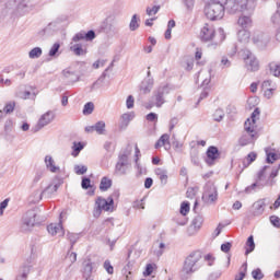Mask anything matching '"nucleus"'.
Wrapping results in <instances>:
<instances>
[{"instance_id":"obj_1","label":"nucleus","mask_w":280,"mask_h":280,"mask_svg":"<svg viewBox=\"0 0 280 280\" xmlns=\"http://www.w3.org/2000/svg\"><path fill=\"white\" fill-rule=\"evenodd\" d=\"M200 259H202V252L200 250L191 252L183 262V267L179 270V279L180 280L191 279V275L200 270V265H199Z\"/></svg>"},{"instance_id":"obj_2","label":"nucleus","mask_w":280,"mask_h":280,"mask_svg":"<svg viewBox=\"0 0 280 280\" xmlns=\"http://www.w3.org/2000/svg\"><path fill=\"white\" fill-rule=\"evenodd\" d=\"M96 36L97 35L93 30H90L88 32L81 31L77 33L72 37V43L70 44V51H73L74 56H86L88 54L86 45L80 43V40H85L86 43H91L92 40H95Z\"/></svg>"},{"instance_id":"obj_3","label":"nucleus","mask_w":280,"mask_h":280,"mask_svg":"<svg viewBox=\"0 0 280 280\" xmlns=\"http://www.w3.org/2000/svg\"><path fill=\"white\" fill-rule=\"evenodd\" d=\"M172 92V86L170 84L158 86L152 94V103L147 106V108H152V106H156V108H161L163 104H165V95H170Z\"/></svg>"},{"instance_id":"obj_4","label":"nucleus","mask_w":280,"mask_h":280,"mask_svg":"<svg viewBox=\"0 0 280 280\" xmlns=\"http://www.w3.org/2000/svg\"><path fill=\"white\" fill-rule=\"evenodd\" d=\"M224 12H226L225 4L208 3L205 7V14L209 21H220L224 19Z\"/></svg>"},{"instance_id":"obj_5","label":"nucleus","mask_w":280,"mask_h":280,"mask_svg":"<svg viewBox=\"0 0 280 280\" xmlns=\"http://www.w3.org/2000/svg\"><path fill=\"white\" fill-rule=\"evenodd\" d=\"M224 5L228 14H237L253 8L248 0H226Z\"/></svg>"},{"instance_id":"obj_6","label":"nucleus","mask_w":280,"mask_h":280,"mask_svg":"<svg viewBox=\"0 0 280 280\" xmlns=\"http://www.w3.org/2000/svg\"><path fill=\"white\" fill-rule=\"evenodd\" d=\"M201 200L206 205H215L218 202V187H215V184L208 182L205 185Z\"/></svg>"},{"instance_id":"obj_7","label":"nucleus","mask_w":280,"mask_h":280,"mask_svg":"<svg viewBox=\"0 0 280 280\" xmlns=\"http://www.w3.org/2000/svg\"><path fill=\"white\" fill-rule=\"evenodd\" d=\"M95 203L96 208L94 209L93 215L94 218H100L102 211H110L115 207V199L113 197H108L107 199L97 197Z\"/></svg>"},{"instance_id":"obj_8","label":"nucleus","mask_w":280,"mask_h":280,"mask_svg":"<svg viewBox=\"0 0 280 280\" xmlns=\"http://www.w3.org/2000/svg\"><path fill=\"white\" fill-rule=\"evenodd\" d=\"M222 153L220 152V149L215 145H210L206 151V156L203 158V161L208 167H213L220 161V156Z\"/></svg>"},{"instance_id":"obj_9","label":"nucleus","mask_w":280,"mask_h":280,"mask_svg":"<svg viewBox=\"0 0 280 280\" xmlns=\"http://www.w3.org/2000/svg\"><path fill=\"white\" fill-rule=\"evenodd\" d=\"M36 211L35 210H28L25 215L22 219V232L27 233L28 231H32L36 224Z\"/></svg>"},{"instance_id":"obj_10","label":"nucleus","mask_w":280,"mask_h":280,"mask_svg":"<svg viewBox=\"0 0 280 280\" xmlns=\"http://www.w3.org/2000/svg\"><path fill=\"white\" fill-rule=\"evenodd\" d=\"M243 60L245 62V69L247 71H259V60H257V57L250 52V50L244 51Z\"/></svg>"},{"instance_id":"obj_11","label":"nucleus","mask_w":280,"mask_h":280,"mask_svg":"<svg viewBox=\"0 0 280 280\" xmlns=\"http://www.w3.org/2000/svg\"><path fill=\"white\" fill-rule=\"evenodd\" d=\"M65 185V178L60 175H56L52 179V184H49L40 194V198L45 196V194H48V196H51V194H56L60 187Z\"/></svg>"},{"instance_id":"obj_12","label":"nucleus","mask_w":280,"mask_h":280,"mask_svg":"<svg viewBox=\"0 0 280 280\" xmlns=\"http://www.w3.org/2000/svg\"><path fill=\"white\" fill-rule=\"evenodd\" d=\"M33 261H34V258L30 256L25 260V262L20 267L19 273L15 277V280H27V277H30V272H32Z\"/></svg>"},{"instance_id":"obj_13","label":"nucleus","mask_w":280,"mask_h":280,"mask_svg":"<svg viewBox=\"0 0 280 280\" xmlns=\"http://www.w3.org/2000/svg\"><path fill=\"white\" fill-rule=\"evenodd\" d=\"M215 38V28L212 25L205 24L200 31L201 43H211Z\"/></svg>"},{"instance_id":"obj_14","label":"nucleus","mask_w":280,"mask_h":280,"mask_svg":"<svg viewBox=\"0 0 280 280\" xmlns=\"http://www.w3.org/2000/svg\"><path fill=\"white\" fill-rule=\"evenodd\" d=\"M261 115L259 107H256L250 115V118H247L244 124L245 132H255V125L257 124L256 117Z\"/></svg>"},{"instance_id":"obj_15","label":"nucleus","mask_w":280,"mask_h":280,"mask_svg":"<svg viewBox=\"0 0 280 280\" xmlns=\"http://www.w3.org/2000/svg\"><path fill=\"white\" fill-rule=\"evenodd\" d=\"M54 119H56V113L48 110L43 114L37 121L36 131L42 130V128H45V126H49Z\"/></svg>"},{"instance_id":"obj_16","label":"nucleus","mask_w":280,"mask_h":280,"mask_svg":"<svg viewBox=\"0 0 280 280\" xmlns=\"http://www.w3.org/2000/svg\"><path fill=\"white\" fill-rule=\"evenodd\" d=\"M266 200L267 198L258 199L256 202L253 203V215L259 218V215H264V211H266Z\"/></svg>"},{"instance_id":"obj_17","label":"nucleus","mask_w":280,"mask_h":280,"mask_svg":"<svg viewBox=\"0 0 280 280\" xmlns=\"http://www.w3.org/2000/svg\"><path fill=\"white\" fill-rule=\"evenodd\" d=\"M256 139H257V130L254 129V132H248V135H243L238 139V145H241L242 148L246 145H250V143H255Z\"/></svg>"},{"instance_id":"obj_18","label":"nucleus","mask_w":280,"mask_h":280,"mask_svg":"<svg viewBox=\"0 0 280 280\" xmlns=\"http://www.w3.org/2000/svg\"><path fill=\"white\" fill-rule=\"evenodd\" d=\"M16 10L19 14H28V12H32L34 10V4L30 0H20Z\"/></svg>"},{"instance_id":"obj_19","label":"nucleus","mask_w":280,"mask_h":280,"mask_svg":"<svg viewBox=\"0 0 280 280\" xmlns=\"http://www.w3.org/2000/svg\"><path fill=\"white\" fill-rule=\"evenodd\" d=\"M238 25L244 28V33L246 38H250V33L246 32V30H248V27L253 26V20L250 19V16H246L243 15L238 19Z\"/></svg>"},{"instance_id":"obj_20","label":"nucleus","mask_w":280,"mask_h":280,"mask_svg":"<svg viewBox=\"0 0 280 280\" xmlns=\"http://www.w3.org/2000/svg\"><path fill=\"white\" fill-rule=\"evenodd\" d=\"M47 231L50 235H65V228L62 226V221H59V223H50L47 226Z\"/></svg>"},{"instance_id":"obj_21","label":"nucleus","mask_w":280,"mask_h":280,"mask_svg":"<svg viewBox=\"0 0 280 280\" xmlns=\"http://www.w3.org/2000/svg\"><path fill=\"white\" fill-rule=\"evenodd\" d=\"M95 265V262H93V260H91V258H86L83 261V279H91V275H93V266Z\"/></svg>"},{"instance_id":"obj_22","label":"nucleus","mask_w":280,"mask_h":280,"mask_svg":"<svg viewBox=\"0 0 280 280\" xmlns=\"http://www.w3.org/2000/svg\"><path fill=\"white\" fill-rule=\"evenodd\" d=\"M120 119H121V121L119 125V129L126 130V128H128V126L130 125V121H132L135 119V114H133V112L125 113L121 115Z\"/></svg>"},{"instance_id":"obj_23","label":"nucleus","mask_w":280,"mask_h":280,"mask_svg":"<svg viewBox=\"0 0 280 280\" xmlns=\"http://www.w3.org/2000/svg\"><path fill=\"white\" fill-rule=\"evenodd\" d=\"M280 10H277L271 16V23L276 28V40L280 43Z\"/></svg>"},{"instance_id":"obj_24","label":"nucleus","mask_w":280,"mask_h":280,"mask_svg":"<svg viewBox=\"0 0 280 280\" xmlns=\"http://www.w3.org/2000/svg\"><path fill=\"white\" fill-rule=\"evenodd\" d=\"M153 86H154L153 78L144 79L140 84V91H142L143 95H148V93L152 91Z\"/></svg>"},{"instance_id":"obj_25","label":"nucleus","mask_w":280,"mask_h":280,"mask_svg":"<svg viewBox=\"0 0 280 280\" xmlns=\"http://www.w3.org/2000/svg\"><path fill=\"white\" fill-rule=\"evenodd\" d=\"M63 21H67L65 18H57L55 21L50 22L44 30V34H51V32L58 30V25L60 23H63Z\"/></svg>"},{"instance_id":"obj_26","label":"nucleus","mask_w":280,"mask_h":280,"mask_svg":"<svg viewBox=\"0 0 280 280\" xmlns=\"http://www.w3.org/2000/svg\"><path fill=\"white\" fill-rule=\"evenodd\" d=\"M62 75L68 82H80V74H77L75 71H71L70 68L62 70Z\"/></svg>"},{"instance_id":"obj_27","label":"nucleus","mask_w":280,"mask_h":280,"mask_svg":"<svg viewBox=\"0 0 280 280\" xmlns=\"http://www.w3.org/2000/svg\"><path fill=\"white\" fill-rule=\"evenodd\" d=\"M81 187L82 189H90L88 196H95V187L91 184V177H82Z\"/></svg>"},{"instance_id":"obj_28","label":"nucleus","mask_w":280,"mask_h":280,"mask_svg":"<svg viewBox=\"0 0 280 280\" xmlns=\"http://www.w3.org/2000/svg\"><path fill=\"white\" fill-rule=\"evenodd\" d=\"M268 185H272V183H268V180L265 184H261L256 179V182L245 188V194H252L253 191H259L262 187H266Z\"/></svg>"},{"instance_id":"obj_29","label":"nucleus","mask_w":280,"mask_h":280,"mask_svg":"<svg viewBox=\"0 0 280 280\" xmlns=\"http://www.w3.org/2000/svg\"><path fill=\"white\" fill-rule=\"evenodd\" d=\"M108 71V68L105 69V71L100 75V78L91 85V91H95L97 89H102L104 86V81L106 80V77L108 75L106 72Z\"/></svg>"},{"instance_id":"obj_30","label":"nucleus","mask_w":280,"mask_h":280,"mask_svg":"<svg viewBox=\"0 0 280 280\" xmlns=\"http://www.w3.org/2000/svg\"><path fill=\"white\" fill-rule=\"evenodd\" d=\"M255 250V237L253 235H249L247 237V241L245 243V255H250Z\"/></svg>"},{"instance_id":"obj_31","label":"nucleus","mask_w":280,"mask_h":280,"mask_svg":"<svg viewBox=\"0 0 280 280\" xmlns=\"http://www.w3.org/2000/svg\"><path fill=\"white\" fill-rule=\"evenodd\" d=\"M110 187H113V179L108 178L107 176L102 177L100 183V190L108 191Z\"/></svg>"},{"instance_id":"obj_32","label":"nucleus","mask_w":280,"mask_h":280,"mask_svg":"<svg viewBox=\"0 0 280 280\" xmlns=\"http://www.w3.org/2000/svg\"><path fill=\"white\" fill-rule=\"evenodd\" d=\"M45 163H46L47 170H49L52 174H56V172H58V170H60V167H58L54 164V158H51V155L45 156Z\"/></svg>"},{"instance_id":"obj_33","label":"nucleus","mask_w":280,"mask_h":280,"mask_svg":"<svg viewBox=\"0 0 280 280\" xmlns=\"http://www.w3.org/2000/svg\"><path fill=\"white\" fill-rule=\"evenodd\" d=\"M14 108H16V102L15 101H9L4 104V107L2 109V113L5 117V115H12L14 113Z\"/></svg>"},{"instance_id":"obj_34","label":"nucleus","mask_w":280,"mask_h":280,"mask_svg":"<svg viewBox=\"0 0 280 280\" xmlns=\"http://www.w3.org/2000/svg\"><path fill=\"white\" fill-rule=\"evenodd\" d=\"M269 71L275 78H280V63L271 61L268 63Z\"/></svg>"},{"instance_id":"obj_35","label":"nucleus","mask_w":280,"mask_h":280,"mask_svg":"<svg viewBox=\"0 0 280 280\" xmlns=\"http://www.w3.org/2000/svg\"><path fill=\"white\" fill-rule=\"evenodd\" d=\"M205 222V218L200 214H197L192 221H191V225L194 226L195 231H200V229H202V224Z\"/></svg>"},{"instance_id":"obj_36","label":"nucleus","mask_w":280,"mask_h":280,"mask_svg":"<svg viewBox=\"0 0 280 280\" xmlns=\"http://www.w3.org/2000/svg\"><path fill=\"white\" fill-rule=\"evenodd\" d=\"M128 170L127 164H122L120 162H117L115 165V174H118V176H126Z\"/></svg>"},{"instance_id":"obj_37","label":"nucleus","mask_w":280,"mask_h":280,"mask_svg":"<svg viewBox=\"0 0 280 280\" xmlns=\"http://www.w3.org/2000/svg\"><path fill=\"white\" fill-rule=\"evenodd\" d=\"M155 174H156V176H159L162 185H167V170L156 168Z\"/></svg>"},{"instance_id":"obj_38","label":"nucleus","mask_w":280,"mask_h":280,"mask_svg":"<svg viewBox=\"0 0 280 280\" xmlns=\"http://www.w3.org/2000/svg\"><path fill=\"white\" fill-rule=\"evenodd\" d=\"M82 150H84V142L74 141L72 145V156H79Z\"/></svg>"},{"instance_id":"obj_39","label":"nucleus","mask_w":280,"mask_h":280,"mask_svg":"<svg viewBox=\"0 0 280 280\" xmlns=\"http://www.w3.org/2000/svg\"><path fill=\"white\" fill-rule=\"evenodd\" d=\"M42 56H43V48L40 47H35L31 49V51L28 52V58H31L32 60H36V58H40Z\"/></svg>"},{"instance_id":"obj_40","label":"nucleus","mask_w":280,"mask_h":280,"mask_svg":"<svg viewBox=\"0 0 280 280\" xmlns=\"http://www.w3.org/2000/svg\"><path fill=\"white\" fill-rule=\"evenodd\" d=\"M60 43H55L52 46H51V48H50V50H49V52H48V56L50 57V58H58V56H60Z\"/></svg>"},{"instance_id":"obj_41","label":"nucleus","mask_w":280,"mask_h":280,"mask_svg":"<svg viewBox=\"0 0 280 280\" xmlns=\"http://www.w3.org/2000/svg\"><path fill=\"white\" fill-rule=\"evenodd\" d=\"M100 30L104 34H110L113 32V24L108 23V19H106L101 23Z\"/></svg>"},{"instance_id":"obj_42","label":"nucleus","mask_w":280,"mask_h":280,"mask_svg":"<svg viewBox=\"0 0 280 280\" xmlns=\"http://www.w3.org/2000/svg\"><path fill=\"white\" fill-rule=\"evenodd\" d=\"M94 131L97 132L98 135H104V132H106V122L103 120H98L94 125Z\"/></svg>"},{"instance_id":"obj_43","label":"nucleus","mask_w":280,"mask_h":280,"mask_svg":"<svg viewBox=\"0 0 280 280\" xmlns=\"http://www.w3.org/2000/svg\"><path fill=\"white\" fill-rule=\"evenodd\" d=\"M67 237L70 242V250H73V246H75V243L80 240V234L68 232Z\"/></svg>"},{"instance_id":"obj_44","label":"nucleus","mask_w":280,"mask_h":280,"mask_svg":"<svg viewBox=\"0 0 280 280\" xmlns=\"http://www.w3.org/2000/svg\"><path fill=\"white\" fill-rule=\"evenodd\" d=\"M129 30L130 32H137V30H139V16L137 14L132 15L129 23Z\"/></svg>"},{"instance_id":"obj_45","label":"nucleus","mask_w":280,"mask_h":280,"mask_svg":"<svg viewBox=\"0 0 280 280\" xmlns=\"http://www.w3.org/2000/svg\"><path fill=\"white\" fill-rule=\"evenodd\" d=\"M246 272H248V262H244L241 267V271L235 276V280H244L246 277Z\"/></svg>"},{"instance_id":"obj_46","label":"nucleus","mask_w":280,"mask_h":280,"mask_svg":"<svg viewBox=\"0 0 280 280\" xmlns=\"http://www.w3.org/2000/svg\"><path fill=\"white\" fill-rule=\"evenodd\" d=\"M257 160V153L255 152H249L246 156V161H243V167H248V165H250V163H254V161Z\"/></svg>"},{"instance_id":"obj_47","label":"nucleus","mask_w":280,"mask_h":280,"mask_svg":"<svg viewBox=\"0 0 280 280\" xmlns=\"http://www.w3.org/2000/svg\"><path fill=\"white\" fill-rule=\"evenodd\" d=\"M12 130H14V120L12 118H8L4 121V132H5V135H10V132H12Z\"/></svg>"},{"instance_id":"obj_48","label":"nucleus","mask_w":280,"mask_h":280,"mask_svg":"<svg viewBox=\"0 0 280 280\" xmlns=\"http://www.w3.org/2000/svg\"><path fill=\"white\" fill-rule=\"evenodd\" d=\"M214 121H222L224 119V109L218 108L212 115Z\"/></svg>"},{"instance_id":"obj_49","label":"nucleus","mask_w":280,"mask_h":280,"mask_svg":"<svg viewBox=\"0 0 280 280\" xmlns=\"http://www.w3.org/2000/svg\"><path fill=\"white\" fill-rule=\"evenodd\" d=\"M267 158L266 163L272 164L275 161H279V155L276 152L266 151Z\"/></svg>"},{"instance_id":"obj_50","label":"nucleus","mask_w":280,"mask_h":280,"mask_svg":"<svg viewBox=\"0 0 280 280\" xmlns=\"http://www.w3.org/2000/svg\"><path fill=\"white\" fill-rule=\"evenodd\" d=\"M95 110V104L88 102L83 107V115H91Z\"/></svg>"},{"instance_id":"obj_51","label":"nucleus","mask_w":280,"mask_h":280,"mask_svg":"<svg viewBox=\"0 0 280 280\" xmlns=\"http://www.w3.org/2000/svg\"><path fill=\"white\" fill-rule=\"evenodd\" d=\"M189 209H190L189 201H183L179 208V213L182 215H187V213H189Z\"/></svg>"},{"instance_id":"obj_52","label":"nucleus","mask_w":280,"mask_h":280,"mask_svg":"<svg viewBox=\"0 0 280 280\" xmlns=\"http://www.w3.org/2000/svg\"><path fill=\"white\" fill-rule=\"evenodd\" d=\"M190 161L192 164L196 165V167H199L200 158L198 156V151H194L192 153H190Z\"/></svg>"},{"instance_id":"obj_53","label":"nucleus","mask_w":280,"mask_h":280,"mask_svg":"<svg viewBox=\"0 0 280 280\" xmlns=\"http://www.w3.org/2000/svg\"><path fill=\"white\" fill-rule=\"evenodd\" d=\"M89 171V167L86 165H75L74 166V172L78 174V176L84 175L85 172Z\"/></svg>"},{"instance_id":"obj_54","label":"nucleus","mask_w":280,"mask_h":280,"mask_svg":"<svg viewBox=\"0 0 280 280\" xmlns=\"http://www.w3.org/2000/svg\"><path fill=\"white\" fill-rule=\"evenodd\" d=\"M252 277L254 280H261V279H264V272L259 268L254 269L252 271Z\"/></svg>"},{"instance_id":"obj_55","label":"nucleus","mask_w":280,"mask_h":280,"mask_svg":"<svg viewBox=\"0 0 280 280\" xmlns=\"http://www.w3.org/2000/svg\"><path fill=\"white\" fill-rule=\"evenodd\" d=\"M268 165H265L261 167V170L258 172L256 180H258V183H261L264 180V176H266V170H268Z\"/></svg>"},{"instance_id":"obj_56","label":"nucleus","mask_w":280,"mask_h":280,"mask_svg":"<svg viewBox=\"0 0 280 280\" xmlns=\"http://www.w3.org/2000/svg\"><path fill=\"white\" fill-rule=\"evenodd\" d=\"M103 266H104V269L106 270L107 275H113V272H115V268L110 264V260H105Z\"/></svg>"},{"instance_id":"obj_57","label":"nucleus","mask_w":280,"mask_h":280,"mask_svg":"<svg viewBox=\"0 0 280 280\" xmlns=\"http://www.w3.org/2000/svg\"><path fill=\"white\" fill-rule=\"evenodd\" d=\"M159 10H161V5H154L153 8H147L148 16H152V14H159Z\"/></svg>"},{"instance_id":"obj_58","label":"nucleus","mask_w":280,"mask_h":280,"mask_svg":"<svg viewBox=\"0 0 280 280\" xmlns=\"http://www.w3.org/2000/svg\"><path fill=\"white\" fill-rule=\"evenodd\" d=\"M270 223L272 224V226H275V229H280V218L277 215H271L269 218Z\"/></svg>"},{"instance_id":"obj_59","label":"nucleus","mask_w":280,"mask_h":280,"mask_svg":"<svg viewBox=\"0 0 280 280\" xmlns=\"http://www.w3.org/2000/svg\"><path fill=\"white\" fill-rule=\"evenodd\" d=\"M231 248H233V243H231V242H225V243L221 244L222 253H230Z\"/></svg>"},{"instance_id":"obj_60","label":"nucleus","mask_w":280,"mask_h":280,"mask_svg":"<svg viewBox=\"0 0 280 280\" xmlns=\"http://www.w3.org/2000/svg\"><path fill=\"white\" fill-rule=\"evenodd\" d=\"M159 141L163 144V145H168V148H170V135H167V133H163L161 137H160V139H159Z\"/></svg>"},{"instance_id":"obj_61","label":"nucleus","mask_w":280,"mask_h":280,"mask_svg":"<svg viewBox=\"0 0 280 280\" xmlns=\"http://www.w3.org/2000/svg\"><path fill=\"white\" fill-rule=\"evenodd\" d=\"M152 272H154V265L153 264H148L145 266V270L143 271V276L144 277H150V275H152Z\"/></svg>"},{"instance_id":"obj_62","label":"nucleus","mask_w":280,"mask_h":280,"mask_svg":"<svg viewBox=\"0 0 280 280\" xmlns=\"http://www.w3.org/2000/svg\"><path fill=\"white\" fill-rule=\"evenodd\" d=\"M145 119H147V121H153V122H155V121H159V115H158L156 113L151 112V113H149V114L145 116Z\"/></svg>"},{"instance_id":"obj_63","label":"nucleus","mask_w":280,"mask_h":280,"mask_svg":"<svg viewBox=\"0 0 280 280\" xmlns=\"http://www.w3.org/2000/svg\"><path fill=\"white\" fill-rule=\"evenodd\" d=\"M136 168L138 170L137 176H143V174H148V168L141 166L139 162L136 163Z\"/></svg>"},{"instance_id":"obj_64","label":"nucleus","mask_w":280,"mask_h":280,"mask_svg":"<svg viewBox=\"0 0 280 280\" xmlns=\"http://www.w3.org/2000/svg\"><path fill=\"white\" fill-rule=\"evenodd\" d=\"M126 106H127L128 109L135 108V96L133 95H129L127 97Z\"/></svg>"}]
</instances>
